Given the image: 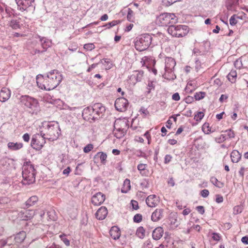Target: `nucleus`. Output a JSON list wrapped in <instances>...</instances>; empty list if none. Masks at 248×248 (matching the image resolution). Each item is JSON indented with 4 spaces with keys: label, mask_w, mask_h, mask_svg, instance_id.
<instances>
[{
    "label": "nucleus",
    "mask_w": 248,
    "mask_h": 248,
    "mask_svg": "<svg viewBox=\"0 0 248 248\" xmlns=\"http://www.w3.org/2000/svg\"><path fill=\"white\" fill-rule=\"evenodd\" d=\"M39 38L42 47L43 49L42 52H45L47 48L50 46L51 42L46 38L39 37Z\"/></svg>",
    "instance_id": "obj_26"
},
{
    "label": "nucleus",
    "mask_w": 248,
    "mask_h": 248,
    "mask_svg": "<svg viewBox=\"0 0 248 248\" xmlns=\"http://www.w3.org/2000/svg\"><path fill=\"white\" fill-rule=\"evenodd\" d=\"M118 22L119 21L118 20H113L111 22L108 23L107 24H105L103 26L106 27V28H107V29H109V28L115 26L116 25H117L118 24Z\"/></svg>",
    "instance_id": "obj_45"
},
{
    "label": "nucleus",
    "mask_w": 248,
    "mask_h": 248,
    "mask_svg": "<svg viewBox=\"0 0 248 248\" xmlns=\"http://www.w3.org/2000/svg\"><path fill=\"white\" fill-rule=\"evenodd\" d=\"M153 246L151 242V240H146L143 244L142 248H153Z\"/></svg>",
    "instance_id": "obj_53"
},
{
    "label": "nucleus",
    "mask_w": 248,
    "mask_h": 248,
    "mask_svg": "<svg viewBox=\"0 0 248 248\" xmlns=\"http://www.w3.org/2000/svg\"><path fill=\"white\" fill-rule=\"evenodd\" d=\"M163 209H156L151 216V219L153 221H157L162 217Z\"/></svg>",
    "instance_id": "obj_22"
},
{
    "label": "nucleus",
    "mask_w": 248,
    "mask_h": 248,
    "mask_svg": "<svg viewBox=\"0 0 248 248\" xmlns=\"http://www.w3.org/2000/svg\"><path fill=\"white\" fill-rule=\"evenodd\" d=\"M11 96V91L6 88H3L0 92V101L5 102L8 100Z\"/></svg>",
    "instance_id": "obj_17"
},
{
    "label": "nucleus",
    "mask_w": 248,
    "mask_h": 248,
    "mask_svg": "<svg viewBox=\"0 0 248 248\" xmlns=\"http://www.w3.org/2000/svg\"><path fill=\"white\" fill-rule=\"evenodd\" d=\"M237 17L235 15L232 16L230 19V24L231 25H235L237 23Z\"/></svg>",
    "instance_id": "obj_52"
},
{
    "label": "nucleus",
    "mask_w": 248,
    "mask_h": 248,
    "mask_svg": "<svg viewBox=\"0 0 248 248\" xmlns=\"http://www.w3.org/2000/svg\"><path fill=\"white\" fill-rule=\"evenodd\" d=\"M46 139H47L43 131H41L40 134H36L33 135V141L36 142V140H38L40 143L42 145V147L46 143Z\"/></svg>",
    "instance_id": "obj_19"
},
{
    "label": "nucleus",
    "mask_w": 248,
    "mask_h": 248,
    "mask_svg": "<svg viewBox=\"0 0 248 248\" xmlns=\"http://www.w3.org/2000/svg\"><path fill=\"white\" fill-rule=\"evenodd\" d=\"M206 95V93L204 92H200L196 93L194 95V97L196 100H200L203 99Z\"/></svg>",
    "instance_id": "obj_37"
},
{
    "label": "nucleus",
    "mask_w": 248,
    "mask_h": 248,
    "mask_svg": "<svg viewBox=\"0 0 248 248\" xmlns=\"http://www.w3.org/2000/svg\"><path fill=\"white\" fill-rule=\"evenodd\" d=\"M109 233L111 237L114 240L118 239L121 235V232L119 228L115 226L111 227Z\"/></svg>",
    "instance_id": "obj_20"
},
{
    "label": "nucleus",
    "mask_w": 248,
    "mask_h": 248,
    "mask_svg": "<svg viewBox=\"0 0 248 248\" xmlns=\"http://www.w3.org/2000/svg\"><path fill=\"white\" fill-rule=\"evenodd\" d=\"M223 201V198L222 196L220 195H216V202L217 203H221Z\"/></svg>",
    "instance_id": "obj_63"
},
{
    "label": "nucleus",
    "mask_w": 248,
    "mask_h": 248,
    "mask_svg": "<svg viewBox=\"0 0 248 248\" xmlns=\"http://www.w3.org/2000/svg\"><path fill=\"white\" fill-rule=\"evenodd\" d=\"M13 160L7 157H3L0 159V172L3 174H6L11 170L12 167L11 164Z\"/></svg>",
    "instance_id": "obj_8"
},
{
    "label": "nucleus",
    "mask_w": 248,
    "mask_h": 248,
    "mask_svg": "<svg viewBox=\"0 0 248 248\" xmlns=\"http://www.w3.org/2000/svg\"><path fill=\"white\" fill-rule=\"evenodd\" d=\"M163 228L161 227L155 228L152 233V237L154 240H159L163 235Z\"/></svg>",
    "instance_id": "obj_23"
},
{
    "label": "nucleus",
    "mask_w": 248,
    "mask_h": 248,
    "mask_svg": "<svg viewBox=\"0 0 248 248\" xmlns=\"http://www.w3.org/2000/svg\"><path fill=\"white\" fill-rule=\"evenodd\" d=\"M204 116V113L203 112L200 111L198 112L196 114H195L194 119L197 122L201 121V120L203 118Z\"/></svg>",
    "instance_id": "obj_38"
},
{
    "label": "nucleus",
    "mask_w": 248,
    "mask_h": 248,
    "mask_svg": "<svg viewBox=\"0 0 248 248\" xmlns=\"http://www.w3.org/2000/svg\"><path fill=\"white\" fill-rule=\"evenodd\" d=\"M131 204L132 205V208L134 210H137L139 208L138 202L136 201L132 200L131 201Z\"/></svg>",
    "instance_id": "obj_57"
},
{
    "label": "nucleus",
    "mask_w": 248,
    "mask_h": 248,
    "mask_svg": "<svg viewBox=\"0 0 248 248\" xmlns=\"http://www.w3.org/2000/svg\"><path fill=\"white\" fill-rule=\"evenodd\" d=\"M231 158L233 163H237L241 158V154L237 150H234L231 154Z\"/></svg>",
    "instance_id": "obj_24"
},
{
    "label": "nucleus",
    "mask_w": 248,
    "mask_h": 248,
    "mask_svg": "<svg viewBox=\"0 0 248 248\" xmlns=\"http://www.w3.org/2000/svg\"><path fill=\"white\" fill-rule=\"evenodd\" d=\"M144 72L143 71H136L129 77V80L131 84L135 85L137 82H140L142 79Z\"/></svg>",
    "instance_id": "obj_12"
},
{
    "label": "nucleus",
    "mask_w": 248,
    "mask_h": 248,
    "mask_svg": "<svg viewBox=\"0 0 248 248\" xmlns=\"http://www.w3.org/2000/svg\"><path fill=\"white\" fill-rule=\"evenodd\" d=\"M31 145L33 149L36 150H40L43 147L38 140H36V142L33 141V137L31 139Z\"/></svg>",
    "instance_id": "obj_33"
},
{
    "label": "nucleus",
    "mask_w": 248,
    "mask_h": 248,
    "mask_svg": "<svg viewBox=\"0 0 248 248\" xmlns=\"http://www.w3.org/2000/svg\"><path fill=\"white\" fill-rule=\"evenodd\" d=\"M99 64H100V63L99 62L92 64L87 69V72L88 73L90 72L93 69L95 68Z\"/></svg>",
    "instance_id": "obj_61"
},
{
    "label": "nucleus",
    "mask_w": 248,
    "mask_h": 248,
    "mask_svg": "<svg viewBox=\"0 0 248 248\" xmlns=\"http://www.w3.org/2000/svg\"><path fill=\"white\" fill-rule=\"evenodd\" d=\"M211 183L214 185L215 186L221 188L223 186L224 184L220 181H219L216 177H212L210 180Z\"/></svg>",
    "instance_id": "obj_34"
},
{
    "label": "nucleus",
    "mask_w": 248,
    "mask_h": 248,
    "mask_svg": "<svg viewBox=\"0 0 248 248\" xmlns=\"http://www.w3.org/2000/svg\"><path fill=\"white\" fill-rule=\"evenodd\" d=\"M127 122L124 120H117L115 121L114 125V132H121L122 130H126L122 126H126Z\"/></svg>",
    "instance_id": "obj_21"
},
{
    "label": "nucleus",
    "mask_w": 248,
    "mask_h": 248,
    "mask_svg": "<svg viewBox=\"0 0 248 248\" xmlns=\"http://www.w3.org/2000/svg\"><path fill=\"white\" fill-rule=\"evenodd\" d=\"M126 130H122L121 132H114V136L117 139H120L124 136Z\"/></svg>",
    "instance_id": "obj_43"
},
{
    "label": "nucleus",
    "mask_w": 248,
    "mask_h": 248,
    "mask_svg": "<svg viewBox=\"0 0 248 248\" xmlns=\"http://www.w3.org/2000/svg\"><path fill=\"white\" fill-rule=\"evenodd\" d=\"M242 211V207L240 205H237L234 207L233 212L235 214L241 213Z\"/></svg>",
    "instance_id": "obj_56"
},
{
    "label": "nucleus",
    "mask_w": 248,
    "mask_h": 248,
    "mask_svg": "<svg viewBox=\"0 0 248 248\" xmlns=\"http://www.w3.org/2000/svg\"><path fill=\"white\" fill-rule=\"evenodd\" d=\"M157 20L159 22V24L161 26H165L167 27V31L169 34L170 29V13H163L161 14L157 18Z\"/></svg>",
    "instance_id": "obj_9"
},
{
    "label": "nucleus",
    "mask_w": 248,
    "mask_h": 248,
    "mask_svg": "<svg viewBox=\"0 0 248 248\" xmlns=\"http://www.w3.org/2000/svg\"><path fill=\"white\" fill-rule=\"evenodd\" d=\"M35 170L31 162L24 163L22 168V183L23 185H30L35 181Z\"/></svg>",
    "instance_id": "obj_4"
},
{
    "label": "nucleus",
    "mask_w": 248,
    "mask_h": 248,
    "mask_svg": "<svg viewBox=\"0 0 248 248\" xmlns=\"http://www.w3.org/2000/svg\"><path fill=\"white\" fill-rule=\"evenodd\" d=\"M237 18L241 20L245 19L247 18V15L243 12H240L235 15Z\"/></svg>",
    "instance_id": "obj_48"
},
{
    "label": "nucleus",
    "mask_w": 248,
    "mask_h": 248,
    "mask_svg": "<svg viewBox=\"0 0 248 248\" xmlns=\"http://www.w3.org/2000/svg\"><path fill=\"white\" fill-rule=\"evenodd\" d=\"M9 26L13 29L16 30L20 27L19 22L16 20H11Z\"/></svg>",
    "instance_id": "obj_36"
},
{
    "label": "nucleus",
    "mask_w": 248,
    "mask_h": 248,
    "mask_svg": "<svg viewBox=\"0 0 248 248\" xmlns=\"http://www.w3.org/2000/svg\"><path fill=\"white\" fill-rule=\"evenodd\" d=\"M209 192L207 189H203L201 192V196L204 198L207 197L209 195Z\"/></svg>",
    "instance_id": "obj_59"
},
{
    "label": "nucleus",
    "mask_w": 248,
    "mask_h": 248,
    "mask_svg": "<svg viewBox=\"0 0 248 248\" xmlns=\"http://www.w3.org/2000/svg\"><path fill=\"white\" fill-rule=\"evenodd\" d=\"M93 111V107L85 108L83 110L82 114L83 119L91 123L92 122V121L94 122L96 120H94V119L93 118V115L95 116Z\"/></svg>",
    "instance_id": "obj_13"
},
{
    "label": "nucleus",
    "mask_w": 248,
    "mask_h": 248,
    "mask_svg": "<svg viewBox=\"0 0 248 248\" xmlns=\"http://www.w3.org/2000/svg\"><path fill=\"white\" fill-rule=\"evenodd\" d=\"M97 155H100L99 158L101 160V162L102 164H105L107 157V154L103 152H98Z\"/></svg>",
    "instance_id": "obj_42"
},
{
    "label": "nucleus",
    "mask_w": 248,
    "mask_h": 248,
    "mask_svg": "<svg viewBox=\"0 0 248 248\" xmlns=\"http://www.w3.org/2000/svg\"><path fill=\"white\" fill-rule=\"evenodd\" d=\"M99 63L103 64L106 70L110 69L112 67V64L110 63V61L108 59H103L101 60Z\"/></svg>",
    "instance_id": "obj_32"
},
{
    "label": "nucleus",
    "mask_w": 248,
    "mask_h": 248,
    "mask_svg": "<svg viewBox=\"0 0 248 248\" xmlns=\"http://www.w3.org/2000/svg\"><path fill=\"white\" fill-rule=\"evenodd\" d=\"M133 13V12L131 10L129 9L128 14H127V18L128 20H129L130 21H132Z\"/></svg>",
    "instance_id": "obj_60"
},
{
    "label": "nucleus",
    "mask_w": 248,
    "mask_h": 248,
    "mask_svg": "<svg viewBox=\"0 0 248 248\" xmlns=\"http://www.w3.org/2000/svg\"><path fill=\"white\" fill-rule=\"evenodd\" d=\"M10 239H12V236H10L9 237H8L7 239L6 240H2L1 241V247H4L5 245H12V243H9V241L10 240Z\"/></svg>",
    "instance_id": "obj_50"
},
{
    "label": "nucleus",
    "mask_w": 248,
    "mask_h": 248,
    "mask_svg": "<svg viewBox=\"0 0 248 248\" xmlns=\"http://www.w3.org/2000/svg\"><path fill=\"white\" fill-rule=\"evenodd\" d=\"M108 214V210L106 207H101L96 212V217L99 220H103L105 218Z\"/></svg>",
    "instance_id": "obj_18"
},
{
    "label": "nucleus",
    "mask_w": 248,
    "mask_h": 248,
    "mask_svg": "<svg viewBox=\"0 0 248 248\" xmlns=\"http://www.w3.org/2000/svg\"><path fill=\"white\" fill-rule=\"evenodd\" d=\"M145 230L142 226L139 227L136 231V235L140 239H143L145 236Z\"/></svg>",
    "instance_id": "obj_31"
},
{
    "label": "nucleus",
    "mask_w": 248,
    "mask_h": 248,
    "mask_svg": "<svg viewBox=\"0 0 248 248\" xmlns=\"http://www.w3.org/2000/svg\"><path fill=\"white\" fill-rule=\"evenodd\" d=\"M26 237V232L25 231H21L16 234L14 237V240L16 243H21L25 240Z\"/></svg>",
    "instance_id": "obj_25"
},
{
    "label": "nucleus",
    "mask_w": 248,
    "mask_h": 248,
    "mask_svg": "<svg viewBox=\"0 0 248 248\" xmlns=\"http://www.w3.org/2000/svg\"><path fill=\"white\" fill-rule=\"evenodd\" d=\"M142 219V215L140 214H137L134 216L133 220L135 222L139 223L141 221Z\"/></svg>",
    "instance_id": "obj_47"
},
{
    "label": "nucleus",
    "mask_w": 248,
    "mask_h": 248,
    "mask_svg": "<svg viewBox=\"0 0 248 248\" xmlns=\"http://www.w3.org/2000/svg\"><path fill=\"white\" fill-rule=\"evenodd\" d=\"M47 214L50 219L52 220H55L56 217L54 212H48Z\"/></svg>",
    "instance_id": "obj_62"
},
{
    "label": "nucleus",
    "mask_w": 248,
    "mask_h": 248,
    "mask_svg": "<svg viewBox=\"0 0 248 248\" xmlns=\"http://www.w3.org/2000/svg\"><path fill=\"white\" fill-rule=\"evenodd\" d=\"M66 234L64 233H62L60 235L59 237L61 238V240L64 243V244L66 246H70V241L69 240L66 238Z\"/></svg>",
    "instance_id": "obj_40"
},
{
    "label": "nucleus",
    "mask_w": 248,
    "mask_h": 248,
    "mask_svg": "<svg viewBox=\"0 0 248 248\" xmlns=\"http://www.w3.org/2000/svg\"><path fill=\"white\" fill-rule=\"evenodd\" d=\"M159 202L158 197L155 195H151L146 199L147 205L150 207H155Z\"/></svg>",
    "instance_id": "obj_15"
},
{
    "label": "nucleus",
    "mask_w": 248,
    "mask_h": 248,
    "mask_svg": "<svg viewBox=\"0 0 248 248\" xmlns=\"http://www.w3.org/2000/svg\"><path fill=\"white\" fill-rule=\"evenodd\" d=\"M128 104V101L126 98L119 97L116 100L114 105L117 110L124 112L127 110Z\"/></svg>",
    "instance_id": "obj_10"
},
{
    "label": "nucleus",
    "mask_w": 248,
    "mask_h": 248,
    "mask_svg": "<svg viewBox=\"0 0 248 248\" xmlns=\"http://www.w3.org/2000/svg\"><path fill=\"white\" fill-rule=\"evenodd\" d=\"M202 129L203 132L205 134H208L211 132V130L209 128V124L208 123H204L202 125Z\"/></svg>",
    "instance_id": "obj_44"
},
{
    "label": "nucleus",
    "mask_w": 248,
    "mask_h": 248,
    "mask_svg": "<svg viewBox=\"0 0 248 248\" xmlns=\"http://www.w3.org/2000/svg\"><path fill=\"white\" fill-rule=\"evenodd\" d=\"M13 9L11 8H7L5 9V13L6 14V17L8 18L10 17L12 15H13Z\"/></svg>",
    "instance_id": "obj_55"
},
{
    "label": "nucleus",
    "mask_w": 248,
    "mask_h": 248,
    "mask_svg": "<svg viewBox=\"0 0 248 248\" xmlns=\"http://www.w3.org/2000/svg\"><path fill=\"white\" fill-rule=\"evenodd\" d=\"M20 217L22 220H28L31 219L35 215L34 211L32 210H26L20 212Z\"/></svg>",
    "instance_id": "obj_16"
},
{
    "label": "nucleus",
    "mask_w": 248,
    "mask_h": 248,
    "mask_svg": "<svg viewBox=\"0 0 248 248\" xmlns=\"http://www.w3.org/2000/svg\"><path fill=\"white\" fill-rule=\"evenodd\" d=\"M228 79L232 83L236 81L237 72L235 70H232L227 76Z\"/></svg>",
    "instance_id": "obj_30"
},
{
    "label": "nucleus",
    "mask_w": 248,
    "mask_h": 248,
    "mask_svg": "<svg viewBox=\"0 0 248 248\" xmlns=\"http://www.w3.org/2000/svg\"><path fill=\"white\" fill-rule=\"evenodd\" d=\"M140 112L141 114H143V117H145L146 116L148 115L149 114V112L147 110V109L146 108H145L143 107H142L140 109Z\"/></svg>",
    "instance_id": "obj_54"
},
{
    "label": "nucleus",
    "mask_w": 248,
    "mask_h": 248,
    "mask_svg": "<svg viewBox=\"0 0 248 248\" xmlns=\"http://www.w3.org/2000/svg\"><path fill=\"white\" fill-rule=\"evenodd\" d=\"M189 29L185 25H179L176 27L171 26V36L176 37H183L188 32Z\"/></svg>",
    "instance_id": "obj_7"
},
{
    "label": "nucleus",
    "mask_w": 248,
    "mask_h": 248,
    "mask_svg": "<svg viewBox=\"0 0 248 248\" xmlns=\"http://www.w3.org/2000/svg\"><path fill=\"white\" fill-rule=\"evenodd\" d=\"M105 200V195L101 192H98L92 198V202L95 205H99L102 204Z\"/></svg>",
    "instance_id": "obj_14"
},
{
    "label": "nucleus",
    "mask_w": 248,
    "mask_h": 248,
    "mask_svg": "<svg viewBox=\"0 0 248 248\" xmlns=\"http://www.w3.org/2000/svg\"><path fill=\"white\" fill-rule=\"evenodd\" d=\"M130 181L128 179H126L124 182L123 186L121 189V192L123 193H126L130 189Z\"/></svg>",
    "instance_id": "obj_28"
},
{
    "label": "nucleus",
    "mask_w": 248,
    "mask_h": 248,
    "mask_svg": "<svg viewBox=\"0 0 248 248\" xmlns=\"http://www.w3.org/2000/svg\"><path fill=\"white\" fill-rule=\"evenodd\" d=\"M43 127L45 129L43 133L46 138L49 140H56L61 135V129L57 122H48L43 124Z\"/></svg>",
    "instance_id": "obj_3"
},
{
    "label": "nucleus",
    "mask_w": 248,
    "mask_h": 248,
    "mask_svg": "<svg viewBox=\"0 0 248 248\" xmlns=\"http://www.w3.org/2000/svg\"><path fill=\"white\" fill-rule=\"evenodd\" d=\"M196 209L198 211V212H199L202 215L204 213V209L203 206H198L196 207Z\"/></svg>",
    "instance_id": "obj_64"
},
{
    "label": "nucleus",
    "mask_w": 248,
    "mask_h": 248,
    "mask_svg": "<svg viewBox=\"0 0 248 248\" xmlns=\"http://www.w3.org/2000/svg\"><path fill=\"white\" fill-rule=\"evenodd\" d=\"M155 89V84L153 81H149L148 84L147 89L148 91H146L147 94L150 93L152 90H154Z\"/></svg>",
    "instance_id": "obj_49"
},
{
    "label": "nucleus",
    "mask_w": 248,
    "mask_h": 248,
    "mask_svg": "<svg viewBox=\"0 0 248 248\" xmlns=\"http://www.w3.org/2000/svg\"><path fill=\"white\" fill-rule=\"evenodd\" d=\"M227 140L226 135L225 134H221L215 138V140L218 143H222Z\"/></svg>",
    "instance_id": "obj_39"
},
{
    "label": "nucleus",
    "mask_w": 248,
    "mask_h": 248,
    "mask_svg": "<svg viewBox=\"0 0 248 248\" xmlns=\"http://www.w3.org/2000/svg\"><path fill=\"white\" fill-rule=\"evenodd\" d=\"M224 134L225 135H226L227 139L233 138L235 136L234 131L232 130L231 129L226 130Z\"/></svg>",
    "instance_id": "obj_41"
},
{
    "label": "nucleus",
    "mask_w": 248,
    "mask_h": 248,
    "mask_svg": "<svg viewBox=\"0 0 248 248\" xmlns=\"http://www.w3.org/2000/svg\"><path fill=\"white\" fill-rule=\"evenodd\" d=\"M93 148V145L92 144H88L83 149V151L85 153L90 152Z\"/></svg>",
    "instance_id": "obj_51"
},
{
    "label": "nucleus",
    "mask_w": 248,
    "mask_h": 248,
    "mask_svg": "<svg viewBox=\"0 0 248 248\" xmlns=\"http://www.w3.org/2000/svg\"><path fill=\"white\" fill-rule=\"evenodd\" d=\"M146 166L147 165L145 164H140L138 165V170L140 171V173L142 175H146L145 170Z\"/></svg>",
    "instance_id": "obj_35"
},
{
    "label": "nucleus",
    "mask_w": 248,
    "mask_h": 248,
    "mask_svg": "<svg viewBox=\"0 0 248 248\" xmlns=\"http://www.w3.org/2000/svg\"><path fill=\"white\" fill-rule=\"evenodd\" d=\"M93 108L95 115V116L93 115V117L94 120H98L101 118L103 115L106 110L105 107L100 103L94 104Z\"/></svg>",
    "instance_id": "obj_11"
},
{
    "label": "nucleus",
    "mask_w": 248,
    "mask_h": 248,
    "mask_svg": "<svg viewBox=\"0 0 248 248\" xmlns=\"http://www.w3.org/2000/svg\"><path fill=\"white\" fill-rule=\"evenodd\" d=\"M152 37L149 34H144L137 38L135 43L136 49L139 51L147 49L152 42Z\"/></svg>",
    "instance_id": "obj_5"
},
{
    "label": "nucleus",
    "mask_w": 248,
    "mask_h": 248,
    "mask_svg": "<svg viewBox=\"0 0 248 248\" xmlns=\"http://www.w3.org/2000/svg\"><path fill=\"white\" fill-rule=\"evenodd\" d=\"M62 79V75L57 70H53L46 74L45 78L42 83L37 85L41 89L50 91L56 88L61 82Z\"/></svg>",
    "instance_id": "obj_1"
},
{
    "label": "nucleus",
    "mask_w": 248,
    "mask_h": 248,
    "mask_svg": "<svg viewBox=\"0 0 248 248\" xmlns=\"http://www.w3.org/2000/svg\"><path fill=\"white\" fill-rule=\"evenodd\" d=\"M165 54V73L163 75V77L165 79L168 80L170 79V57L169 54L170 52V47H166L164 50Z\"/></svg>",
    "instance_id": "obj_6"
},
{
    "label": "nucleus",
    "mask_w": 248,
    "mask_h": 248,
    "mask_svg": "<svg viewBox=\"0 0 248 248\" xmlns=\"http://www.w3.org/2000/svg\"><path fill=\"white\" fill-rule=\"evenodd\" d=\"M20 104L31 114H37L40 111L38 100L28 95H21L19 98Z\"/></svg>",
    "instance_id": "obj_2"
},
{
    "label": "nucleus",
    "mask_w": 248,
    "mask_h": 248,
    "mask_svg": "<svg viewBox=\"0 0 248 248\" xmlns=\"http://www.w3.org/2000/svg\"><path fill=\"white\" fill-rule=\"evenodd\" d=\"M38 201V198L36 196L30 197L26 202V206L28 208L34 205Z\"/></svg>",
    "instance_id": "obj_29"
},
{
    "label": "nucleus",
    "mask_w": 248,
    "mask_h": 248,
    "mask_svg": "<svg viewBox=\"0 0 248 248\" xmlns=\"http://www.w3.org/2000/svg\"><path fill=\"white\" fill-rule=\"evenodd\" d=\"M221 236L219 234L217 233H213L212 236V239L216 241H219L220 239Z\"/></svg>",
    "instance_id": "obj_58"
},
{
    "label": "nucleus",
    "mask_w": 248,
    "mask_h": 248,
    "mask_svg": "<svg viewBox=\"0 0 248 248\" xmlns=\"http://www.w3.org/2000/svg\"><path fill=\"white\" fill-rule=\"evenodd\" d=\"M95 48V46L93 43L86 44L84 45V48L87 50L91 51Z\"/></svg>",
    "instance_id": "obj_46"
},
{
    "label": "nucleus",
    "mask_w": 248,
    "mask_h": 248,
    "mask_svg": "<svg viewBox=\"0 0 248 248\" xmlns=\"http://www.w3.org/2000/svg\"><path fill=\"white\" fill-rule=\"evenodd\" d=\"M8 148L12 151H16L23 147L22 143L9 142L7 144Z\"/></svg>",
    "instance_id": "obj_27"
}]
</instances>
